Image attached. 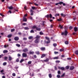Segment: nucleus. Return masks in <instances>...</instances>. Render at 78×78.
Returning <instances> with one entry per match:
<instances>
[{"label": "nucleus", "mask_w": 78, "mask_h": 78, "mask_svg": "<svg viewBox=\"0 0 78 78\" xmlns=\"http://www.w3.org/2000/svg\"><path fill=\"white\" fill-rule=\"evenodd\" d=\"M41 37V36L39 35H36L35 38L36 39L35 40V42L36 44H38L39 42V38Z\"/></svg>", "instance_id": "obj_1"}, {"label": "nucleus", "mask_w": 78, "mask_h": 78, "mask_svg": "<svg viewBox=\"0 0 78 78\" xmlns=\"http://www.w3.org/2000/svg\"><path fill=\"white\" fill-rule=\"evenodd\" d=\"M67 33L68 32L67 30H65L64 32L62 33L61 34L62 35H64L65 36H67Z\"/></svg>", "instance_id": "obj_2"}, {"label": "nucleus", "mask_w": 78, "mask_h": 78, "mask_svg": "<svg viewBox=\"0 0 78 78\" xmlns=\"http://www.w3.org/2000/svg\"><path fill=\"white\" fill-rule=\"evenodd\" d=\"M27 14H25L24 15L23 19V22H27V18H25V17H27Z\"/></svg>", "instance_id": "obj_3"}, {"label": "nucleus", "mask_w": 78, "mask_h": 78, "mask_svg": "<svg viewBox=\"0 0 78 78\" xmlns=\"http://www.w3.org/2000/svg\"><path fill=\"white\" fill-rule=\"evenodd\" d=\"M46 17H47V18H48L49 17H50L51 19V18H52V15H51V14H50L49 15H48L46 16Z\"/></svg>", "instance_id": "obj_4"}, {"label": "nucleus", "mask_w": 78, "mask_h": 78, "mask_svg": "<svg viewBox=\"0 0 78 78\" xmlns=\"http://www.w3.org/2000/svg\"><path fill=\"white\" fill-rule=\"evenodd\" d=\"M22 56L23 57H27V55L25 53H23L22 54Z\"/></svg>", "instance_id": "obj_5"}, {"label": "nucleus", "mask_w": 78, "mask_h": 78, "mask_svg": "<svg viewBox=\"0 0 78 78\" xmlns=\"http://www.w3.org/2000/svg\"><path fill=\"white\" fill-rule=\"evenodd\" d=\"M23 52H27V51H28V49L25 48L23 49Z\"/></svg>", "instance_id": "obj_6"}, {"label": "nucleus", "mask_w": 78, "mask_h": 78, "mask_svg": "<svg viewBox=\"0 0 78 78\" xmlns=\"http://www.w3.org/2000/svg\"><path fill=\"white\" fill-rule=\"evenodd\" d=\"M58 69H61V70H64V67H61L58 66Z\"/></svg>", "instance_id": "obj_7"}, {"label": "nucleus", "mask_w": 78, "mask_h": 78, "mask_svg": "<svg viewBox=\"0 0 78 78\" xmlns=\"http://www.w3.org/2000/svg\"><path fill=\"white\" fill-rule=\"evenodd\" d=\"M14 39H15V41H18V40H19V37H15Z\"/></svg>", "instance_id": "obj_8"}, {"label": "nucleus", "mask_w": 78, "mask_h": 78, "mask_svg": "<svg viewBox=\"0 0 78 78\" xmlns=\"http://www.w3.org/2000/svg\"><path fill=\"white\" fill-rule=\"evenodd\" d=\"M13 59L12 58V57H11L10 56H9V61H11L12 59Z\"/></svg>", "instance_id": "obj_9"}, {"label": "nucleus", "mask_w": 78, "mask_h": 78, "mask_svg": "<svg viewBox=\"0 0 78 78\" xmlns=\"http://www.w3.org/2000/svg\"><path fill=\"white\" fill-rule=\"evenodd\" d=\"M62 3H63V2H59L55 4V5H59V4L60 5H61V4H62Z\"/></svg>", "instance_id": "obj_10"}, {"label": "nucleus", "mask_w": 78, "mask_h": 78, "mask_svg": "<svg viewBox=\"0 0 78 78\" xmlns=\"http://www.w3.org/2000/svg\"><path fill=\"white\" fill-rule=\"evenodd\" d=\"M74 30L75 32H76V31H77V30H78V28H77V27H74Z\"/></svg>", "instance_id": "obj_11"}, {"label": "nucleus", "mask_w": 78, "mask_h": 78, "mask_svg": "<svg viewBox=\"0 0 78 78\" xmlns=\"http://www.w3.org/2000/svg\"><path fill=\"white\" fill-rule=\"evenodd\" d=\"M74 69V67L73 66H71L70 68V70H73Z\"/></svg>", "instance_id": "obj_12"}, {"label": "nucleus", "mask_w": 78, "mask_h": 78, "mask_svg": "<svg viewBox=\"0 0 78 78\" xmlns=\"http://www.w3.org/2000/svg\"><path fill=\"white\" fill-rule=\"evenodd\" d=\"M46 56V54H43L41 57V58H44V57H45Z\"/></svg>", "instance_id": "obj_13"}, {"label": "nucleus", "mask_w": 78, "mask_h": 78, "mask_svg": "<svg viewBox=\"0 0 78 78\" xmlns=\"http://www.w3.org/2000/svg\"><path fill=\"white\" fill-rule=\"evenodd\" d=\"M9 9H13V7L12 6H10L8 7Z\"/></svg>", "instance_id": "obj_14"}, {"label": "nucleus", "mask_w": 78, "mask_h": 78, "mask_svg": "<svg viewBox=\"0 0 78 78\" xmlns=\"http://www.w3.org/2000/svg\"><path fill=\"white\" fill-rule=\"evenodd\" d=\"M65 44L66 45H67L69 44V42L67 41H66L65 42Z\"/></svg>", "instance_id": "obj_15"}, {"label": "nucleus", "mask_w": 78, "mask_h": 78, "mask_svg": "<svg viewBox=\"0 0 78 78\" xmlns=\"http://www.w3.org/2000/svg\"><path fill=\"white\" fill-rule=\"evenodd\" d=\"M58 27H59V28H61V29H62L63 28L62 26L60 24H59Z\"/></svg>", "instance_id": "obj_16"}, {"label": "nucleus", "mask_w": 78, "mask_h": 78, "mask_svg": "<svg viewBox=\"0 0 78 78\" xmlns=\"http://www.w3.org/2000/svg\"><path fill=\"white\" fill-rule=\"evenodd\" d=\"M3 53H8V51H7L6 50H4L3 51Z\"/></svg>", "instance_id": "obj_17"}, {"label": "nucleus", "mask_w": 78, "mask_h": 78, "mask_svg": "<svg viewBox=\"0 0 78 78\" xmlns=\"http://www.w3.org/2000/svg\"><path fill=\"white\" fill-rule=\"evenodd\" d=\"M75 54H76V55H78V50L76 51H75Z\"/></svg>", "instance_id": "obj_18"}, {"label": "nucleus", "mask_w": 78, "mask_h": 78, "mask_svg": "<svg viewBox=\"0 0 78 78\" xmlns=\"http://www.w3.org/2000/svg\"><path fill=\"white\" fill-rule=\"evenodd\" d=\"M34 51H30L29 53L30 54H34Z\"/></svg>", "instance_id": "obj_19"}, {"label": "nucleus", "mask_w": 78, "mask_h": 78, "mask_svg": "<svg viewBox=\"0 0 78 78\" xmlns=\"http://www.w3.org/2000/svg\"><path fill=\"white\" fill-rule=\"evenodd\" d=\"M49 60V59L48 58H47L46 60H44V62H48Z\"/></svg>", "instance_id": "obj_20"}, {"label": "nucleus", "mask_w": 78, "mask_h": 78, "mask_svg": "<svg viewBox=\"0 0 78 78\" xmlns=\"http://www.w3.org/2000/svg\"><path fill=\"white\" fill-rule=\"evenodd\" d=\"M61 16H62V17H64L66 16V15L63 14L62 13H61Z\"/></svg>", "instance_id": "obj_21"}, {"label": "nucleus", "mask_w": 78, "mask_h": 78, "mask_svg": "<svg viewBox=\"0 0 78 78\" xmlns=\"http://www.w3.org/2000/svg\"><path fill=\"white\" fill-rule=\"evenodd\" d=\"M54 59H58V57H56L53 58Z\"/></svg>", "instance_id": "obj_22"}, {"label": "nucleus", "mask_w": 78, "mask_h": 78, "mask_svg": "<svg viewBox=\"0 0 78 78\" xmlns=\"http://www.w3.org/2000/svg\"><path fill=\"white\" fill-rule=\"evenodd\" d=\"M33 37L32 36H30V37H29L28 38H29V39H32Z\"/></svg>", "instance_id": "obj_23"}, {"label": "nucleus", "mask_w": 78, "mask_h": 78, "mask_svg": "<svg viewBox=\"0 0 78 78\" xmlns=\"http://www.w3.org/2000/svg\"><path fill=\"white\" fill-rule=\"evenodd\" d=\"M41 50H45V48H41Z\"/></svg>", "instance_id": "obj_24"}, {"label": "nucleus", "mask_w": 78, "mask_h": 78, "mask_svg": "<svg viewBox=\"0 0 78 78\" xmlns=\"http://www.w3.org/2000/svg\"><path fill=\"white\" fill-rule=\"evenodd\" d=\"M37 30H38V31H40V30H41V28L37 27Z\"/></svg>", "instance_id": "obj_25"}, {"label": "nucleus", "mask_w": 78, "mask_h": 78, "mask_svg": "<svg viewBox=\"0 0 78 78\" xmlns=\"http://www.w3.org/2000/svg\"><path fill=\"white\" fill-rule=\"evenodd\" d=\"M35 53L37 55H39V51H36Z\"/></svg>", "instance_id": "obj_26"}, {"label": "nucleus", "mask_w": 78, "mask_h": 78, "mask_svg": "<svg viewBox=\"0 0 78 78\" xmlns=\"http://www.w3.org/2000/svg\"><path fill=\"white\" fill-rule=\"evenodd\" d=\"M53 45L54 46V47H56V46H57V44L54 43L53 44Z\"/></svg>", "instance_id": "obj_27"}, {"label": "nucleus", "mask_w": 78, "mask_h": 78, "mask_svg": "<svg viewBox=\"0 0 78 78\" xmlns=\"http://www.w3.org/2000/svg\"><path fill=\"white\" fill-rule=\"evenodd\" d=\"M3 66H6V62H4L3 64Z\"/></svg>", "instance_id": "obj_28"}, {"label": "nucleus", "mask_w": 78, "mask_h": 78, "mask_svg": "<svg viewBox=\"0 0 78 78\" xmlns=\"http://www.w3.org/2000/svg\"><path fill=\"white\" fill-rule=\"evenodd\" d=\"M51 74H49V78H51Z\"/></svg>", "instance_id": "obj_29"}, {"label": "nucleus", "mask_w": 78, "mask_h": 78, "mask_svg": "<svg viewBox=\"0 0 78 78\" xmlns=\"http://www.w3.org/2000/svg\"><path fill=\"white\" fill-rule=\"evenodd\" d=\"M59 16V14H56L55 15V16L56 17L57 16Z\"/></svg>", "instance_id": "obj_30"}, {"label": "nucleus", "mask_w": 78, "mask_h": 78, "mask_svg": "<svg viewBox=\"0 0 78 78\" xmlns=\"http://www.w3.org/2000/svg\"><path fill=\"white\" fill-rule=\"evenodd\" d=\"M24 29L25 30H29V28H28V27H25L24 28Z\"/></svg>", "instance_id": "obj_31"}, {"label": "nucleus", "mask_w": 78, "mask_h": 78, "mask_svg": "<svg viewBox=\"0 0 78 78\" xmlns=\"http://www.w3.org/2000/svg\"><path fill=\"white\" fill-rule=\"evenodd\" d=\"M16 46H17V47H19L20 46V44H16Z\"/></svg>", "instance_id": "obj_32"}, {"label": "nucleus", "mask_w": 78, "mask_h": 78, "mask_svg": "<svg viewBox=\"0 0 78 78\" xmlns=\"http://www.w3.org/2000/svg\"><path fill=\"white\" fill-rule=\"evenodd\" d=\"M60 51H64V49H60Z\"/></svg>", "instance_id": "obj_33"}, {"label": "nucleus", "mask_w": 78, "mask_h": 78, "mask_svg": "<svg viewBox=\"0 0 78 78\" xmlns=\"http://www.w3.org/2000/svg\"><path fill=\"white\" fill-rule=\"evenodd\" d=\"M65 75V73H64L62 74V75L61 76V77H63V76H64Z\"/></svg>", "instance_id": "obj_34"}, {"label": "nucleus", "mask_w": 78, "mask_h": 78, "mask_svg": "<svg viewBox=\"0 0 78 78\" xmlns=\"http://www.w3.org/2000/svg\"><path fill=\"white\" fill-rule=\"evenodd\" d=\"M12 36V35L10 34L8 35V37H11Z\"/></svg>", "instance_id": "obj_35"}, {"label": "nucleus", "mask_w": 78, "mask_h": 78, "mask_svg": "<svg viewBox=\"0 0 78 78\" xmlns=\"http://www.w3.org/2000/svg\"><path fill=\"white\" fill-rule=\"evenodd\" d=\"M12 76H16V74L15 73H13L12 74Z\"/></svg>", "instance_id": "obj_36"}, {"label": "nucleus", "mask_w": 78, "mask_h": 78, "mask_svg": "<svg viewBox=\"0 0 78 78\" xmlns=\"http://www.w3.org/2000/svg\"><path fill=\"white\" fill-rule=\"evenodd\" d=\"M40 35H43V34H44L43 33L41 32L40 33Z\"/></svg>", "instance_id": "obj_37"}, {"label": "nucleus", "mask_w": 78, "mask_h": 78, "mask_svg": "<svg viewBox=\"0 0 78 78\" xmlns=\"http://www.w3.org/2000/svg\"><path fill=\"white\" fill-rule=\"evenodd\" d=\"M50 40H48V41L47 42H46V43L47 44H49V43H50Z\"/></svg>", "instance_id": "obj_38"}, {"label": "nucleus", "mask_w": 78, "mask_h": 78, "mask_svg": "<svg viewBox=\"0 0 78 78\" xmlns=\"http://www.w3.org/2000/svg\"><path fill=\"white\" fill-rule=\"evenodd\" d=\"M55 62L59 63V62H60V61L57 60V61H55Z\"/></svg>", "instance_id": "obj_39"}, {"label": "nucleus", "mask_w": 78, "mask_h": 78, "mask_svg": "<svg viewBox=\"0 0 78 78\" xmlns=\"http://www.w3.org/2000/svg\"><path fill=\"white\" fill-rule=\"evenodd\" d=\"M61 20H62L61 18H60L59 19H57L58 21H61Z\"/></svg>", "instance_id": "obj_40"}, {"label": "nucleus", "mask_w": 78, "mask_h": 78, "mask_svg": "<svg viewBox=\"0 0 78 78\" xmlns=\"http://www.w3.org/2000/svg\"><path fill=\"white\" fill-rule=\"evenodd\" d=\"M45 38L46 39H47V40H48V41L49 40V38H48V37H46Z\"/></svg>", "instance_id": "obj_41"}, {"label": "nucleus", "mask_w": 78, "mask_h": 78, "mask_svg": "<svg viewBox=\"0 0 78 78\" xmlns=\"http://www.w3.org/2000/svg\"><path fill=\"white\" fill-rule=\"evenodd\" d=\"M23 61H24V60L23 59H22L21 60V61H20V63L22 62H23Z\"/></svg>", "instance_id": "obj_42"}, {"label": "nucleus", "mask_w": 78, "mask_h": 78, "mask_svg": "<svg viewBox=\"0 0 78 78\" xmlns=\"http://www.w3.org/2000/svg\"><path fill=\"white\" fill-rule=\"evenodd\" d=\"M31 63V61H30L28 62V64H30Z\"/></svg>", "instance_id": "obj_43"}, {"label": "nucleus", "mask_w": 78, "mask_h": 78, "mask_svg": "<svg viewBox=\"0 0 78 78\" xmlns=\"http://www.w3.org/2000/svg\"><path fill=\"white\" fill-rule=\"evenodd\" d=\"M36 28V26H34L32 28L34 29V28Z\"/></svg>", "instance_id": "obj_44"}, {"label": "nucleus", "mask_w": 78, "mask_h": 78, "mask_svg": "<svg viewBox=\"0 0 78 78\" xmlns=\"http://www.w3.org/2000/svg\"><path fill=\"white\" fill-rule=\"evenodd\" d=\"M60 75H57V77L58 78H59L60 77Z\"/></svg>", "instance_id": "obj_45"}, {"label": "nucleus", "mask_w": 78, "mask_h": 78, "mask_svg": "<svg viewBox=\"0 0 78 78\" xmlns=\"http://www.w3.org/2000/svg\"><path fill=\"white\" fill-rule=\"evenodd\" d=\"M73 27H72V26H70V27H69V30H72V28H73Z\"/></svg>", "instance_id": "obj_46"}, {"label": "nucleus", "mask_w": 78, "mask_h": 78, "mask_svg": "<svg viewBox=\"0 0 78 78\" xmlns=\"http://www.w3.org/2000/svg\"><path fill=\"white\" fill-rule=\"evenodd\" d=\"M66 69H69V66H67L66 67Z\"/></svg>", "instance_id": "obj_47"}, {"label": "nucleus", "mask_w": 78, "mask_h": 78, "mask_svg": "<svg viewBox=\"0 0 78 78\" xmlns=\"http://www.w3.org/2000/svg\"><path fill=\"white\" fill-rule=\"evenodd\" d=\"M3 72H4V70H2L0 71V72L1 73H3Z\"/></svg>", "instance_id": "obj_48"}, {"label": "nucleus", "mask_w": 78, "mask_h": 78, "mask_svg": "<svg viewBox=\"0 0 78 78\" xmlns=\"http://www.w3.org/2000/svg\"><path fill=\"white\" fill-rule=\"evenodd\" d=\"M14 31V29H12L11 30V32H13Z\"/></svg>", "instance_id": "obj_49"}, {"label": "nucleus", "mask_w": 78, "mask_h": 78, "mask_svg": "<svg viewBox=\"0 0 78 78\" xmlns=\"http://www.w3.org/2000/svg\"><path fill=\"white\" fill-rule=\"evenodd\" d=\"M8 45H7V46H6V45H4V47L5 48H6V47H8Z\"/></svg>", "instance_id": "obj_50"}, {"label": "nucleus", "mask_w": 78, "mask_h": 78, "mask_svg": "<svg viewBox=\"0 0 78 78\" xmlns=\"http://www.w3.org/2000/svg\"><path fill=\"white\" fill-rule=\"evenodd\" d=\"M30 33H34V30H31L30 31Z\"/></svg>", "instance_id": "obj_51"}, {"label": "nucleus", "mask_w": 78, "mask_h": 78, "mask_svg": "<svg viewBox=\"0 0 78 78\" xmlns=\"http://www.w3.org/2000/svg\"><path fill=\"white\" fill-rule=\"evenodd\" d=\"M5 59L6 60L7 59H8V57H4Z\"/></svg>", "instance_id": "obj_52"}, {"label": "nucleus", "mask_w": 78, "mask_h": 78, "mask_svg": "<svg viewBox=\"0 0 78 78\" xmlns=\"http://www.w3.org/2000/svg\"><path fill=\"white\" fill-rule=\"evenodd\" d=\"M19 58H17L16 60V62H19Z\"/></svg>", "instance_id": "obj_53"}, {"label": "nucleus", "mask_w": 78, "mask_h": 78, "mask_svg": "<svg viewBox=\"0 0 78 78\" xmlns=\"http://www.w3.org/2000/svg\"><path fill=\"white\" fill-rule=\"evenodd\" d=\"M3 56V55L2 54L1 55H0V58H2V56Z\"/></svg>", "instance_id": "obj_54"}, {"label": "nucleus", "mask_w": 78, "mask_h": 78, "mask_svg": "<svg viewBox=\"0 0 78 78\" xmlns=\"http://www.w3.org/2000/svg\"><path fill=\"white\" fill-rule=\"evenodd\" d=\"M58 74H60V73H61V72H60V71H58Z\"/></svg>", "instance_id": "obj_55"}, {"label": "nucleus", "mask_w": 78, "mask_h": 78, "mask_svg": "<svg viewBox=\"0 0 78 78\" xmlns=\"http://www.w3.org/2000/svg\"><path fill=\"white\" fill-rule=\"evenodd\" d=\"M22 25H24V26L25 25H27V23H23Z\"/></svg>", "instance_id": "obj_56"}, {"label": "nucleus", "mask_w": 78, "mask_h": 78, "mask_svg": "<svg viewBox=\"0 0 78 78\" xmlns=\"http://www.w3.org/2000/svg\"><path fill=\"white\" fill-rule=\"evenodd\" d=\"M32 9H35V7H32Z\"/></svg>", "instance_id": "obj_57"}, {"label": "nucleus", "mask_w": 78, "mask_h": 78, "mask_svg": "<svg viewBox=\"0 0 78 78\" xmlns=\"http://www.w3.org/2000/svg\"><path fill=\"white\" fill-rule=\"evenodd\" d=\"M30 12H33V10L30 9Z\"/></svg>", "instance_id": "obj_58"}, {"label": "nucleus", "mask_w": 78, "mask_h": 78, "mask_svg": "<svg viewBox=\"0 0 78 78\" xmlns=\"http://www.w3.org/2000/svg\"><path fill=\"white\" fill-rule=\"evenodd\" d=\"M0 15L1 16H2L3 17V16H4V15H3L2 14V13H0Z\"/></svg>", "instance_id": "obj_59"}, {"label": "nucleus", "mask_w": 78, "mask_h": 78, "mask_svg": "<svg viewBox=\"0 0 78 78\" xmlns=\"http://www.w3.org/2000/svg\"><path fill=\"white\" fill-rule=\"evenodd\" d=\"M27 38H23V40H24V41H26V40H27Z\"/></svg>", "instance_id": "obj_60"}, {"label": "nucleus", "mask_w": 78, "mask_h": 78, "mask_svg": "<svg viewBox=\"0 0 78 78\" xmlns=\"http://www.w3.org/2000/svg\"><path fill=\"white\" fill-rule=\"evenodd\" d=\"M54 53H55V54H57V53H58V52H55Z\"/></svg>", "instance_id": "obj_61"}, {"label": "nucleus", "mask_w": 78, "mask_h": 78, "mask_svg": "<svg viewBox=\"0 0 78 78\" xmlns=\"http://www.w3.org/2000/svg\"><path fill=\"white\" fill-rule=\"evenodd\" d=\"M34 58H36L37 57H36V55H35L34 56Z\"/></svg>", "instance_id": "obj_62"}, {"label": "nucleus", "mask_w": 78, "mask_h": 78, "mask_svg": "<svg viewBox=\"0 0 78 78\" xmlns=\"http://www.w3.org/2000/svg\"><path fill=\"white\" fill-rule=\"evenodd\" d=\"M62 58H64V57H65L64 55H62Z\"/></svg>", "instance_id": "obj_63"}, {"label": "nucleus", "mask_w": 78, "mask_h": 78, "mask_svg": "<svg viewBox=\"0 0 78 78\" xmlns=\"http://www.w3.org/2000/svg\"><path fill=\"white\" fill-rule=\"evenodd\" d=\"M2 78H5V76H3L2 77Z\"/></svg>", "instance_id": "obj_64"}]
</instances>
